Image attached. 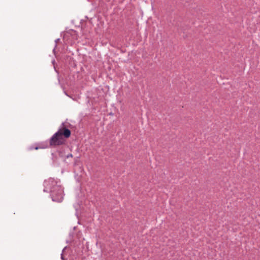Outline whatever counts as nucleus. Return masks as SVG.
Masks as SVG:
<instances>
[{
	"instance_id": "f257e3e1",
	"label": "nucleus",
	"mask_w": 260,
	"mask_h": 260,
	"mask_svg": "<svg viewBox=\"0 0 260 260\" xmlns=\"http://www.w3.org/2000/svg\"><path fill=\"white\" fill-rule=\"evenodd\" d=\"M71 135V132L69 129H60L51 138L50 140L51 145H58L63 143L64 141L63 136L69 138Z\"/></svg>"
},
{
	"instance_id": "f03ea898",
	"label": "nucleus",
	"mask_w": 260,
	"mask_h": 260,
	"mask_svg": "<svg viewBox=\"0 0 260 260\" xmlns=\"http://www.w3.org/2000/svg\"><path fill=\"white\" fill-rule=\"evenodd\" d=\"M63 189L60 186H56L51 190V196L53 201L60 202L63 200Z\"/></svg>"
},
{
	"instance_id": "7ed1b4c3",
	"label": "nucleus",
	"mask_w": 260,
	"mask_h": 260,
	"mask_svg": "<svg viewBox=\"0 0 260 260\" xmlns=\"http://www.w3.org/2000/svg\"><path fill=\"white\" fill-rule=\"evenodd\" d=\"M56 182L54 181V179H49L48 181H46L45 182H44V185L46 187V188H47V187L48 188H49V186H48L50 184L51 185H52L53 186V188H51V190H52L54 187L56 186H58L56 184Z\"/></svg>"
},
{
	"instance_id": "20e7f679",
	"label": "nucleus",
	"mask_w": 260,
	"mask_h": 260,
	"mask_svg": "<svg viewBox=\"0 0 260 260\" xmlns=\"http://www.w3.org/2000/svg\"><path fill=\"white\" fill-rule=\"evenodd\" d=\"M61 259H62V260H64V258H63V257L62 256V255H61Z\"/></svg>"
},
{
	"instance_id": "39448f33",
	"label": "nucleus",
	"mask_w": 260,
	"mask_h": 260,
	"mask_svg": "<svg viewBox=\"0 0 260 260\" xmlns=\"http://www.w3.org/2000/svg\"><path fill=\"white\" fill-rule=\"evenodd\" d=\"M69 156H72V154H70V155H69L68 156V157H69Z\"/></svg>"
},
{
	"instance_id": "423d86ee",
	"label": "nucleus",
	"mask_w": 260,
	"mask_h": 260,
	"mask_svg": "<svg viewBox=\"0 0 260 260\" xmlns=\"http://www.w3.org/2000/svg\"><path fill=\"white\" fill-rule=\"evenodd\" d=\"M36 149H38V147H36L35 148Z\"/></svg>"
}]
</instances>
